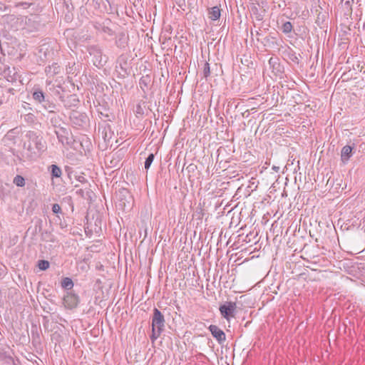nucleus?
Returning a JSON list of instances; mask_svg holds the SVG:
<instances>
[{
	"label": "nucleus",
	"mask_w": 365,
	"mask_h": 365,
	"mask_svg": "<svg viewBox=\"0 0 365 365\" xmlns=\"http://www.w3.org/2000/svg\"><path fill=\"white\" fill-rule=\"evenodd\" d=\"M27 141L24 143V148L31 153H36L44 151L46 143L43 137L34 131H29L26 134Z\"/></svg>",
	"instance_id": "nucleus-1"
},
{
	"label": "nucleus",
	"mask_w": 365,
	"mask_h": 365,
	"mask_svg": "<svg viewBox=\"0 0 365 365\" xmlns=\"http://www.w3.org/2000/svg\"><path fill=\"white\" fill-rule=\"evenodd\" d=\"M165 320L164 315L157 308H154L152 317V334L150 339L154 342L164 331Z\"/></svg>",
	"instance_id": "nucleus-2"
},
{
	"label": "nucleus",
	"mask_w": 365,
	"mask_h": 365,
	"mask_svg": "<svg viewBox=\"0 0 365 365\" xmlns=\"http://www.w3.org/2000/svg\"><path fill=\"white\" fill-rule=\"evenodd\" d=\"M70 120L73 126L76 128H85L88 123L87 115L78 110H72L71 112Z\"/></svg>",
	"instance_id": "nucleus-3"
},
{
	"label": "nucleus",
	"mask_w": 365,
	"mask_h": 365,
	"mask_svg": "<svg viewBox=\"0 0 365 365\" xmlns=\"http://www.w3.org/2000/svg\"><path fill=\"white\" fill-rule=\"evenodd\" d=\"M237 304L233 302H227L220 305L219 310L222 317L230 321V318L235 317Z\"/></svg>",
	"instance_id": "nucleus-4"
},
{
	"label": "nucleus",
	"mask_w": 365,
	"mask_h": 365,
	"mask_svg": "<svg viewBox=\"0 0 365 365\" xmlns=\"http://www.w3.org/2000/svg\"><path fill=\"white\" fill-rule=\"evenodd\" d=\"M63 302L65 308L73 309L78 307L80 299L78 294L71 291H68L63 298Z\"/></svg>",
	"instance_id": "nucleus-5"
},
{
	"label": "nucleus",
	"mask_w": 365,
	"mask_h": 365,
	"mask_svg": "<svg viewBox=\"0 0 365 365\" xmlns=\"http://www.w3.org/2000/svg\"><path fill=\"white\" fill-rule=\"evenodd\" d=\"M356 150V144L346 145L341 148V161L343 165H346L349 161L350 158L353 156Z\"/></svg>",
	"instance_id": "nucleus-6"
},
{
	"label": "nucleus",
	"mask_w": 365,
	"mask_h": 365,
	"mask_svg": "<svg viewBox=\"0 0 365 365\" xmlns=\"http://www.w3.org/2000/svg\"><path fill=\"white\" fill-rule=\"evenodd\" d=\"M212 336L217 341L219 344L223 343L226 340L225 332L220 329L217 326L211 324L208 327Z\"/></svg>",
	"instance_id": "nucleus-7"
},
{
	"label": "nucleus",
	"mask_w": 365,
	"mask_h": 365,
	"mask_svg": "<svg viewBox=\"0 0 365 365\" xmlns=\"http://www.w3.org/2000/svg\"><path fill=\"white\" fill-rule=\"evenodd\" d=\"M55 134L57 136V138L63 145H68V134L69 131L67 128L64 127H61L55 130Z\"/></svg>",
	"instance_id": "nucleus-8"
},
{
	"label": "nucleus",
	"mask_w": 365,
	"mask_h": 365,
	"mask_svg": "<svg viewBox=\"0 0 365 365\" xmlns=\"http://www.w3.org/2000/svg\"><path fill=\"white\" fill-rule=\"evenodd\" d=\"M61 72V67L57 63H53L46 67L45 73L47 76L53 77L55 75L59 74Z\"/></svg>",
	"instance_id": "nucleus-9"
},
{
	"label": "nucleus",
	"mask_w": 365,
	"mask_h": 365,
	"mask_svg": "<svg viewBox=\"0 0 365 365\" xmlns=\"http://www.w3.org/2000/svg\"><path fill=\"white\" fill-rule=\"evenodd\" d=\"M61 99L64 103V106L67 108L75 107L79 103L76 95H70L67 96L66 99H63L62 97H61Z\"/></svg>",
	"instance_id": "nucleus-10"
},
{
	"label": "nucleus",
	"mask_w": 365,
	"mask_h": 365,
	"mask_svg": "<svg viewBox=\"0 0 365 365\" xmlns=\"http://www.w3.org/2000/svg\"><path fill=\"white\" fill-rule=\"evenodd\" d=\"M49 118L51 124L56 129L62 127V125L64 124V123L62 121L61 118L59 115H56V113L51 114V115Z\"/></svg>",
	"instance_id": "nucleus-11"
},
{
	"label": "nucleus",
	"mask_w": 365,
	"mask_h": 365,
	"mask_svg": "<svg viewBox=\"0 0 365 365\" xmlns=\"http://www.w3.org/2000/svg\"><path fill=\"white\" fill-rule=\"evenodd\" d=\"M221 15L220 9L218 6H213L208 11V17L212 21H216L220 19Z\"/></svg>",
	"instance_id": "nucleus-12"
},
{
	"label": "nucleus",
	"mask_w": 365,
	"mask_h": 365,
	"mask_svg": "<svg viewBox=\"0 0 365 365\" xmlns=\"http://www.w3.org/2000/svg\"><path fill=\"white\" fill-rule=\"evenodd\" d=\"M34 100L38 103L42 104L45 101V95L41 90L37 89L35 90L33 93Z\"/></svg>",
	"instance_id": "nucleus-13"
},
{
	"label": "nucleus",
	"mask_w": 365,
	"mask_h": 365,
	"mask_svg": "<svg viewBox=\"0 0 365 365\" xmlns=\"http://www.w3.org/2000/svg\"><path fill=\"white\" fill-rule=\"evenodd\" d=\"M41 105L43 108L48 110L51 115L56 113V105L52 102H50L48 100H45V101Z\"/></svg>",
	"instance_id": "nucleus-14"
},
{
	"label": "nucleus",
	"mask_w": 365,
	"mask_h": 365,
	"mask_svg": "<svg viewBox=\"0 0 365 365\" xmlns=\"http://www.w3.org/2000/svg\"><path fill=\"white\" fill-rule=\"evenodd\" d=\"M52 178H60L62 175L61 169L56 165H51L48 168Z\"/></svg>",
	"instance_id": "nucleus-15"
},
{
	"label": "nucleus",
	"mask_w": 365,
	"mask_h": 365,
	"mask_svg": "<svg viewBox=\"0 0 365 365\" xmlns=\"http://www.w3.org/2000/svg\"><path fill=\"white\" fill-rule=\"evenodd\" d=\"M61 287L67 290H71L73 287V282L69 277H64L61 282Z\"/></svg>",
	"instance_id": "nucleus-16"
},
{
	"label": "nucleus",
	"mask_w": 365,
	"mask_h": 365,
	"mask_svg": "<svg viewBox=\"0 0 365 365\" xmlns=\"http://www.w3.org/2000/svg\"><path fill=\"white\" fill-rule=\"evenodd\" d=\"M292 29H293V26H292V23L289 21H286V22L283 23L281 26L282 31L285 34L291 33Z\"/></svg>",
	"instance_id": "nucleus-17"
},
{
	"label": "nucleus",
	"mask_w": 365,
	"mask_h": 365,
	"mask_svg": "<svg viewBox=\"0 0 365 365\" xmlns=\"http://www.w3.org/2000/svg\"><path fill=\"white\" fill-rule=\"evenodd\" d=\"M14 183L19 187H23L25 185V180L24 178L21 175H16L14 178Z\"/></svg>",
	"instance_id": "nucleus-18"
},
{
	"label": "nucleus",
	"mask_w": 365,
	"mask_h": 365,
	"mask_svg": "<svg viewBox=\"0 0 365 365\" xmlns=\"http://www.w3.org/2000/svg\"><path fill=\"white\" fill-rule=\"evenodd\" d=\"M49 262L44 259H41L38 261V267L41 270H46L49 267Z\"/></svg>",
	"instance_id": "nucleus-19"
},
{
	"label": "nucleus",
	"mask_w": 365,
	"mask_h": 365,
	"mask_svg": "<svg viewBox=\"0 0 365 365\" xmlns=\"http://www.w3.org/2000/svg\"><path fill=\"white\" fill-rule=\"evenodd\" d=\"M154 158H155V155L153 153H150L148 158L145 159V170H148L149 168L150 167L152 163L153 162V160H154Z\"/></svg>",
	"instance_id": "nucleus-20"
},
{
	"label": "nucleus",
	"mask_w": 365,
	"mask_h": 365,
	"mask_svg": "<svg viewBox=\"0 0 365 365\" xmlns=\"http://www.w3.org/2000/svg\"><path fill=\"white\" fill-rule=\"evenodd\" d=\"M202 73H203V77L205 78H207L210 74V64L207 62H205L204 64Z\"/></svg>",
	"instance_id": "nucleus-21"
},
{
	"label": "nucleus",
	"mask_w": 365,
	"mask_h": 365,
	"mask_svg": "<svg viewBox=\"0 0 365 365\" xmlns=\"http://www.w3.org/2000/svg\"><path fill=\"white\" fill-rule=\"evenodd\" d=\"M52 212L56 214L61 212V208L60 205L57 203L53 204L52 205Z\"/></svg>",
	"instance_id": "nucleus-22"
},
{
	"label": "nucleus",
	"mask_w": 365,
	"mask_h": 365,
	"mask_svg": "<svg viewBox=\"0 0 365 365\" xmlns=\"http://www.w3.org/2000/svg\"><path fill=\"white\" fill-rule=\"evenodd\" d=\"M255 11L256 12L255 13V15L256 20L259 21H262L263 19L262 15L258 13L257 8H255Z\"/></svg>",
	"instance_id": "nucleus-23"
},
{
	"label": "nucleus",
	"mask_w": 365,
	"mask_h": 365,
	"mask_svg": "<svg viewBox=\"0 0 365 365\" xmlns=\"http://www.w3.org/2000/svg\"><path fill=\"white\" fill-rule=\"evenodd\" d=\"M124 37H125V35L124 34H121L120 35V38H119V40L116 42L117 43V45L118 46H123L122 45V40L124 39Z\"/></svg>",
	"instance_id": "nucleus-24"
},
{
	"label": "nucleus",
	"mask_w": 365,
	"mask_h": 365,
	"mask_svg": "<svg viewBox=\"0 0 365 365\" xmlns=\"http://www.w3.org/2000/svg\"><path fill=\"white\" fill-rule=\"evenodd\" d=\"M78 181H80V182H84V181L86 180H85V178H84V177H82V176H80V177L78 178Z\"/></svg>",
	"instance_id": "nucleus-25"
},
{
	"label": "nucleus",
	"mask_w": 365,
	"mask_h": 365,
	"mask_svg": "<svg viewBox=\"0 0 365 365\" xmlns=\"http://www.w3.org/2000/svg\"><path fill=\"white\" fill-rule=\"evenodd\" d=\"M256 36H260V33L258 31H255Z\"/></svg>",
	"instance_id": "nucleus-26"
},
{
	"label": "nucleus",
	"mask_w": 365,
	"mask_h": 365,
	"mask_svg": "<svg viewBox=\"0 0 365 365\" xmlns=\"http://www.w3.org/2000/svg\"><path fill=\"white\" fill-rule=\"evenodd\" d=\"M273 169H274L276 171H278L279 168H277V167L274 166V167H273Z\"/></svg>",
	"instance_id": "nucleus-27"
},
{
	"label": "nucleus",
	"mask_w": 365,
	"mask_h": 365,
	"mask_svg": "<svg viewBox=\"0 0 365 365\" xmlns=\"http://www.w3.org/2000/svg\"><path fill=\"white\" fill-rule=\"evenodd\" d=\"M251 35H252V36H254V33H253V31H251Z\"/></svg>",
	"instance_id": "nucleus-28"
},
{
	"label": "nucleus",
	"mask_w": 365,
	"mask_h": 365,
	"mask_svg": "<svg viewBox=\"0 0 365 365\" xmlns=\"http://www.w3.org/2000/svg\"><path fill=\"white\" fill-rule=\"evenodd\" d=\"M1 355H2V352H1V351L0 350V357L1 356Z\"/></svg>",
	"instance_id": "nucleus-29"
}]
</instances>
